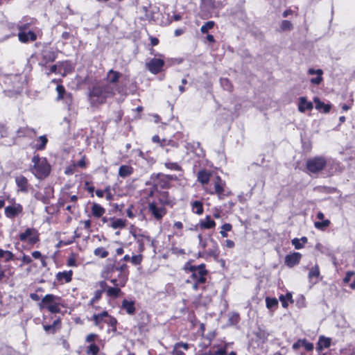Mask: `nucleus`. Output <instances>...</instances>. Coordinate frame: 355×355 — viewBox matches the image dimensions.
<instances>
[{
  "instance_id": "nucleus-29",
  "label": "nucleus",
  "mask_w": 355,
  "mask_h": 355,
  "mask_svg": "<svg viewBox=\"0 0 355 355\" xmlns=\"http://www.w3.org/2000/svg\"><path fill=\"white\" fill-rule=\"evenodd\" d=\"M110 220L111 224L110 225L113 229H122L125 227L126 220L122 218H110Z\"/></svg>"
},
{
  "instance_id": "nucleus-27",
  "label": "nucleus",
  "mask_w": 355,
  "mask_h": 355,
  "mask_svg": "<svg viewBox=\"0 0 355 355\" xmlns=\"http://www.w3.org/2000/svg\"><path fill=\"white\" fill-rule=\"evenodd\" d=\"M157 198L159 202L163 206L168 205L172 203V200L169 197L168 192L167 191H159Z\"/></svg>"
},
{
  "instance_id": "nucleus-10",
  "label": "nucleus",
  "mask_w": 355,
  "mask_h": 355,
  "mask_svg": "<svg viewBox=\"0 0 355 355\" xmlns=\"http://www.w3.org/2000/svg\"><path fill=\"white\" fill-rule=\"evenodd\" d=\"M19 238L21 241H28L30 244H35L39 241L38 232L33 228H27L24 232L19 234Z\"/></svg>"
},
{
  "instance_id": "nucleus-54",
  "label": "nucleus",
  "mask_w": 355,
  "mask_h": 355,
  "mask_svg": "<svg viewBox=\"0 0 355 355\" xmlns=\"http://www.w3.org/2000/svg\"><path fill=\"white\" fill-rule=\"evenodd\" d=\"M99 351L98 347L95 344H91L87 349V353L92 355H97Z\"/></svg>"
},
{
  "instance_id": "nucleus-41",
  "label": "nucleus",
  "mask_w": 355,
  "mask_h": 355,
  "mask_svg": "<svg viewBox=\"0 0 355 355\" xmlns=\"http://www.w3.org/2000/svg\"><path fill=\"white\" fill-rule=\"evenodd\" d=\"M39 144H37L35 145V148L37 149V150H43L44 149L46 144H47V141H48V139L46 137V136H40L37 141Z\"/></svg>"
},
{
  "instance_id": "nucleus-5",
  "label": "nucleus",
  "mask_w": 355,
  "mask_h": 355,
  "mask_svg": "<svg viewBox=\"0 0 355 355\" xmlns=\"http://www.w3.org/2000/svg\"><path fill=\"white\" fill-rule=\"evenodd\" d=\"M60 304L61 298L60 297L47 294L42 298L40 306L41 308L47 309L52 313H57L60 311Z\"/></svg>"
},
{
  "instance_id": "nucleus-4",
  "label": "nucleus",
  "mask_w": 355,
  "mask_h": 355,
  "mask_svg": "<svg viewBox=\"0 0 355 355\" xmlns=\"http://www.w3.org/2000/svg\"><path fill=\"white\" fill-rule=\"evenodd\" d=\"M176 179L177 177L173 175L153 174L150 178V180L146 182V184H152L155 189H158V188L167 189L169 188L171 182Z\"/></svg>"
},
{
  "instance_id": "nucleus-11",
  "label": "nucleus",
  "mask_w": 355,
  "mask_h": 355,
  "mask_svg": "<svg viewBox=\"0 0 355 355\" xmlns=\"http://www.w3.org/2000/svg\"><path fill=\"white\" fill-rule=\"evenodd\" d=\"M148 208L152 216L157 220H162L166 214V209L163 206L158 207L155 201L149 202Z\"/></svg>"
},
{
  "instance_id": "nucleus-8",
  "label": "nucleus",
  "mask_w": 355,
  "mask_h": 355,
  "mask_svg": "<svg viewBox=\"0 0 355 355\" xmlns=\"http://www.w3.org/2000/svg\"><path fill=\"white\" fill-rule=\"evenodd\" d=\"M327 161L324 157H315L306 162L307 169L313 173H316L324 169Z\"/></svg>"
},
{
  "instance_id": "nucleus-62",
  "label": "nucleus",
  "mask_w": 355,
  "mask_h": 355,
  "mask_svg": "<svg viewBox=\"0 0 355 355\" xmlns=\"http://www.w3.org/2000/svg\"><path fill=\"white\" fill-rule=\"evenodd\" d=\"M105 322H107L110 326H111L112 327H115L116 324L117 323V321L114 318L110 316V317H108L107 319L105 320Z\"/></svg>"
},
{
  "instance_id": "nucleus-45",
  "label": "nucleus",
  "mask_w": 355,
  "mask_h": 355,
  "mask_svg": "<svg viewBox=\"0 0 355 355\" xmlns=\"http://www.w3.org/2000/svg\"><path fill=\"white\" fill-rule=\"evenodd\" d=\"M164 166L166 168L171 170V171H182L181 166L176 162H166L164 163Z\"/></svg>"
},
{
  "instance_id": "nucleus-15",
  "label": "nucleus",
  "mask_w": 355,
  "mask_h": 355,
  "mask_svg": "<svg viewBox=\"0 0 355 355\" xmlns=\"http://www.w3.org/2000/svg\"><path fill=\"white\" fill-rule=\"evenodd\" d=\"M122 76V73L119 71L110 69L108 71L106 75V79L107 81V85H111L116 87V91L119 93V88L117 87L115 84L118 83L119 78Z\"/></svg>"
},
{
  "instance_id": "nucleus-59",
  "label": "nucleus",
  "mask_w": 355,
  "mask_h": 355,
  "mask_svg": "<svg viewBox=\"0 0 355 355\" xmlns=\"http://www.w3.org/2000/svg\"><path fill=\"white\" fill-rule=\"evenodd\" d=\"M43 56L44 59H46L49 62H53L55 59L54 53L51 51H45Z\"/></svg>"
},
{
  "instance_id": "nucleus-39",
  "label": "nucleus",
  "mask_w": 355,
  "mask_h": 355,
  "mask_svg": "<svg viewBox=\"0 0 355 355\" xmlns=\"http://www.w3.org/2000/svg\"><path fill=\"white\" fill-rule=\"evenodd\" d=\"M32 135H35V132L34 129L30 128L28 127L21 128L17 130V135L19 137H22V136L31 137Z\"/></svg>"
},
{
  "instance_id": "nucleus-26",
  "label": "nucleus",
  "mask_w": 355,
  "mask_h": 355,
  "mask_svg": "<svg viewBox=\"0 0 355 355\" xmlns=\"http://www.w3.org/2000/svg\"><path fill=\"white\" fill-rule=\"evenodd\" d=\"M309 73L310 75L317 74V77L311 79V83L315 85H319L322 81V75L323 73L322 69L315 70L314 69H309Z\"/></svg>"
},
{
  "instance_id": "nucleus-53",
  "label": "nucleus",
  "mask_w": 355,
  "mask_h": 355,
  "mask_svg": "<svg viewBox=\"0 0 355 355\" xmlns=\"http://www.w3.org/2000/svg\"><path fill=\"white\" fill-rule=\"evenodd\" d=\"M110 283L113 285V286L119 288L124 287L127 283V282H125L123 285H121V279L117 277V278H112L110 277V279H108Z\"/></svg>"
},
{
  "instance_id": "nucleus-52",
  "label": "nucleus",
  "mask_w": 355,
  "mask_h": 355,
  "mask_svg": "<svg viewBox=\"0 0 355 355\" xmlns=\"http://www.w3.org/2000/svg\"><path fill=\"white\" fill-rule=\"evenodd\" d=\"M231 230H232V225L230 223H225L221 226V230L220 232V234L223 237H227V232H229Z\"/></svg>"
},
{
  "instance_id": "nucleus-40",
  "label": "nucleus",
  "mask_w": 355,
  "mask_h": 355,
  "mask_svg": "<svg viewBox=\"0 0 355 355\" xmlns=\"http://www.w3.org/2000/svg\"><path fill=\"white\" fill-rule=\"evenodd\" d=\"M56 91L58 93V96L56 98L57 101L62 100L65 95L68 94L69 92H67L64 86L62 85H58L56 87Z\"/></svg>"
},
{
  "instance_id": "nucleus-51",
  "label": "nucleus",
  "mask_w": 355,
  "mask_h": 355,
  "mask_svg": "<svg viewBox=\"0 0 355 355\" xmlns=\"http://www.w3.org/2000/svg\"><path fill=\"white\" fill-rule=\"evenodd\" d=\"M220 83L221 87L227 91H230L232 89V84L227 78H220Z\"/></svg>"
},
{
  "instance_id": "nucleus-6",
  "label": "nucleus",
  "mask_w": 355,
  "mask_h": 355,
  "mask_svg": "<svg viewBox=\"0 0 355 355\" xmlns=\"http://www.w3.org/2000/svg\"><path fill=\"white\" fill-rule=\"evenodd\" d=\"M214 189L209 191L211 195L216 194L219 200H223L225 197L232 194L231 191L225 190V182L219 176H216L214 181Z\"/></svg>"
},
{
  "instance_id": "nucleus-28",
  "label": "nucleus",
  "mask_w": 355,
  "mask_h": 355,
  "mask_svg": "<svg viewBox=\"0 0 355 355\" xmlns=\"http://www.w3.org/2000/svg\"><path fill=\"white\" fill-rule=\"evenodd\" d=\"M105 292H106L107 297L112 298H117L122 293L121 288L118 286H109L107 284Z\"/></svg>"
},
{
  "instance_id": "nucleus-61",
  "label": "nucleus",
  "mask_w": 355,
  "mask_h": 355,
  "mask_svg": "<svg viewBox=\"0 0 355 355\" xmlns=\"http://www.w3.org/2000/svg\"><path fill=\"white\" fill-rule=\"evenodd\" d=\"M292 244L295 246V248L297 250L303 248V243L297 238L292 240Z\"/></svg>"
},
{
  "instance_id": "nucleus-19",
  "label": "nucleus",
  "mask_w": 355,
  "mask_h": 355,
  "mask_svg": "<svg viewBox=\"0 0 355 355\" xmlns=\"http://www.w3.org/2000/svg\"><path fill=\"white\" fill-rule=\"evenodd\" d=\"M300 347H304L306 351H312L313 349V345L309 343L306 339H299L297 342L293 343V349L297 350Z\"/></svg>"
},
{
  "instance_id": "nucleus-30",
  "label": "nucleus",
  "mask_w": 355,
  "mask_h": 355,
  "mask_svg": "<svg viewBox=\"0 0 355 355\" xmlns=\"http://www.w3.org/2000/svg\"><path fill=\"white\" fill-rule=\"evenodd\" d=\"M211 173L206 170H201L198 173V180L202 184H207L210 179Z\"/></svg>"
},
{
  "instance_id": "nucleus-32",
  "label": "nucleus",
  "mask_w": 355,
  "mask_h": 355,
  "mask_svg": "<svg viewBox=\"0 0 355 355\" xmlns=\"http://www.w3.org/2000/svg\"><path fill=\"white\" fill-rule=\"evenodd\" d=\"M198 239L199 241V247L202 248V250H207L206 248L210 245L209 239L213 238L211 235H208L204 238L201 234H199L198 235Z\"/></svg>"
},
{
  "instance_id": "nucleus-9",
  "label": "nucleus",
  "mask_w": 355,
  "mask_h": 355,
  "mask_svg": "<svg viewBox=\"0 0 355 355\" xmlns=\"http://www.w3.org/2000/svg\"><path fill=\"white\" fill-rule=\"evenodd\" d=\"M210 245L207 247V250L199 251L198 257L207 259L208 257H214L217 259L219 257L218 245L214 239H209Z\"/></svg>"
},
{
  "instance_id": "nucleus-7",
  "label": "nucleus",
  "mask_w": 355,
  "mask_h": 355,
  "mask_svg": "<svg viewBox=\"0 0 355 355\" xmlns=\"http://www.w3.org/2000/svg\"><path fill=\"white\" fill-rule=\"evenodd\" d=\"M192 274L191 275V281L203 284L206 282V275L207 273L205 264L202 263L198 266L191 267Z\"/></svg>"
},
{
  "instance_id": "nucleus-16",
  "label": "nucleus",
  "mask_w": 355,
  "mask_h": 355,
  "mask_svg": "<svg viewBox=\"0 0 355 355\" xmlns=\"http://www.w3.org/2000/svg\"><path fill=\"white\" fill-rule=\"evenodd\" d=\"M18 37L21 42L27 43L35 41L37 40V35L33 31L28 30L24 32H19Z\"/></svg>"
},
{
  "instance_id": "nucleus-44",
  "label": "nucleus",
  "mask_w": 355,
  "mask_h": 355,
  "mask_svg": "<svg viewBox=\"0 0 355 355\" xmlns=\"http://www.w3.org/2000/svg\"><path fill=\"white\" fill-rule=\"evenodd\" d=\"M279 300L281 301L284 307L288 306V301L293 302L292 295L290 293H286L285 295H281L279 296Z\"/></svg>"
},
{
  "instance_id": "nucleus-12",
  "label": "nucleus",
  "mask_w": 355,
  "mask_h": 355,
  "mask_svg": "<svg viewBox=\"0 0 355 355\" xmlns=\"http://www.w3.org/2000/svg\"><path fill=\"white\" fill-rule=\"evenodd\" d=\"M146 66L150 73L157 74L162 71L164 61L162 58H152L146 64Z\"/></svg>"
},
{
  "instance_id": "nucleus-42",
  "label": "nucleus",
  "mask_w": 355,
  "mask_h": 355,
  "mask_svg": "<svg viewBox=\"0 0 355 355\" xmlns=\"http://www.w3.org/2000/svg\"><path fill=\"white\" fill-rule=\"evenodd\" d=\"M192 209L196 214H202L203 212L202 204L200 201H194L192 204Z\"/></svg>"
},
{
  "instance_id": "nucleus-37",
  "label": "nucleus",
  "mask_w": 355,
  "mask_h": 355,
  "mask_svg": "<svg viewBox=\"0 0 355 355\" xmlns=\"http://www.w3.org/2000/svg\"><path fill=\"white\" fill-rule=\"evenodd\" d=\"M314 102L315 103V108L317 110H323L324 113L329 112L331 110V105L329 104H324L323 102L320 101L318 98H315L314 99Z\"/></svg>"
},
{
  "instance_id": "nucleus-43",
  "label": "nucleus",
  "mask_w": 355,
  "mask_h": 355,
  "mask_svg": "<svg viewBox=\"0 0 355 355\" xmlns=\"http://www.w3.org/2000/svg\"><path fill=\"white\" fill-rule=\"evenodd\" d=\"M15 350L8 345L0 347V355H14Z\"/></svg>"
},
{
  "instance_id": "nucleus-58",
  "label": "nucleus",
  "mask_w": 355,
  "mask_h": 355,
  "mask_svg": "<svg viewBox=\"0 0 355 355\" xmlns=\"http://www.w3.org/2000/svg\"><path fill=\"white\" fill-rule=\"evenodd\" d=\"M141 261L142 256L141 254L133 255L132 257H130V261L135 266L139 265Z\"/></svg>"
},
{
  "instance_id": "nucleus-23",
  "label": "nucleus",
  "mask_w": 355,
  "mask_h": 355,
  "mask_svg": "<svg viewBox=\"0 0 355 355\" xmlns=\"http://www.w3.org/2000/svg\"><path fill=\"white\" fill-rule=\"evenodd\" d=\"M15 182H16L17 186L19 188V191H21L22 192L28 191V180L26 177H24L23 175L16 177Z\"/></svg>"
},
{
  "instance_id": "nucleus-47",
  "label": "nucleus",
  "mask_w": 355,
  "mask_h": 355,
  "mask_svg": "<svg viewBox=\"0 0 355 355\" xmlns=\"http://www.w3.org/2000/svg\"><path fill=\"white\" fill-rule=\"evenodd\" d=\"M94 254L96 257H99L101 258H105L108 255V252L103 248L100 247L94 250Z\"/></svg>"
},
{
  "instance_id": "nucleus-25",
  "label": "nucleus",
  "mask_w": 355,
  "mask_h": 355,
  "mask_svg": "<svg viewBox=\"0 0 355 355\" xmlns=\"http://www.w3.org/2000/svg\"><path fill=\"white\" fill-rule=\"evenodd\" d=\"M133 172L134 169L130 165H121L119 168V175L123 178L131 175Z\"/></svg>"
},
{
  "instance_id": "nucleus-34",
  "label": "nucleus",
  "mask_w": 355,
  "mask_h": 355,
  "mask_svg": "<svg viewBox=\"0 0 355 355\" xmlns=\"http://www.w3.org/2000/svg\"><path fill=\"white\" fill-rule=\"evenodd\" d=\"M122 308L130 315L133 314L135 311V303L132 301L123 300L122 302Z\"/></svg>"
},
{
  "instance_id": "nucleus-55",
  "label": "nucleus",
  "mask_w": 355,
  "mask_h": 355,
  "mask_svg": "<svg viewBox=\"0 0 355 355\" xmlns=\"http://www.w3.org/2000/svg\"><path fill=\"white\" fill-rule=\"evenodd\" d=\"M292 27H293L292 24L291 23V21H289L288 20L282 21L281 23V25H280V28H281V31H282L291 30L292 28Z\"/></svg>"
},
{
  "instance_id": "nucleus-35",
  "label": "nucleus",
  "mask_w": 355,
  "mask_h": 355,
  "mask_svg": "<svg viewBox=\"0 0 355 355\" xmlns=\"http://www.w3.org/2000/svg\"><path fill=\"white\" fill-rule=\"evenodd\" d=\"M331 345V339L324 336L319 337L318 343V349L321 350L323 348H328Z\"/></svg>"
},
{
  "instance_id": "nucleus-36",
  "label": "nucleus",
  "mask_w": 355,
  "mask_h": 355,
  "mask_svg": "<svg viewBox=\"0 0 355 355\" xmlns=\"http://www.w3.org/2000/svg\"><path fill=\"white\" fill-rule=\"evenodd\" d=\"M105 209L97 203H94L92 207V212L94 217L99 218L103 215Z\"/></svg>"
},
{
  "instance_id": "nucleus-33",
  "label": "nucleus",
  "mask_w": 355,
  "mask_h": 355,
  "mask_svg": "<svg viewBox=\"0 0 355 355\" xmlns=\"http://www.w3.org/2000/svg\"><path fill=\"white\" fill-rule=\"evenodd\" d=\"M200 225L202 229H211L216 226V223L211 219L209 216H207L204 220H200Z\"/></svg>"
},
{
  "instance_id": "nucleus-49",
  "label": "nucleus",
  "mask_w": 355,
  "mask_h": 355,
  "mask_svg": "<svg viewBox=\"0 0 355 355\" xmlns=\"http://www.w3.org/2000/svg\"><path fill=\"white\" fill-rule=\"evenodd\" d=\"M329 224H330V220L327 219V220H323L321 222H320V221L315 222L314 225H315V228H317V229L324 230L326 227H327L329 225Z\"/></svg>"
},
{
  "instance_id": "nucleus-17",
  "label": "nucleus",
  "mask_w": 355,
  "mask_h": 355,
  "mask_svg": "<svg viewBox=\"0 0 355 355\" xmlns=\"http://www.w3.org/2000/svg\"><path fill=\"white\" fill-rule=\"evenodd\" d=\"M97 286L99 287V289L96 290L94 292V297L90 300V303L92 304L96 303L101 298L102 294L106 290L107 283L105 281H101L97 284Z\"/></svg>"
},
{
  "instance_id": "nucleus-14",
  "label": "nucleus",
  "mask_w": 355,
  "mask_h": 355,
  "mask_svg": "<svg viewBox=\"0 0 355 355\" xmlns=\"http://www.w3.org/2000/svg\"><path fill=\"white\" fill-rule=\"evenodd\" d=\"M116 271L119 272L118 277L121 279V285H123L125 282H128L129 271L128 270V266L125 263H121V261L118 262V265L115 266Z\"/></svg>"
},
{
  "instance_id": "nucleus-48",
  "label": "nucleus",
  "mask_w": 355,
  "mask_h": 355,
  "mask_svg": "<svg viewBox=\"0 0 355 355\" xmlns=\"http://www.w3.org/2000/svg\"><path fill=\"white\" fill-rule=\"evenodd\" d=\"M214 21H207L204 25L201 26L200 31L202 33H207L210 29L214 28Z\"/></svg>"
},
{
  "instance_id": "nucleus-50",
  "label": "nucleus",
  "mask_w": 355,
  "mask_h": 355,
  "mask_svg": "<svg viewBox=\"0 0 355 355\" xmlns=\"http://www.w3.org/2000/svg\"><path fill=\"white\" fill-rule=\"evenodd\" d=\"M191 148L192 151L197 154L198 156H200L201 155L203 154L202 148L200 147V142L193 141Z\"/></svg>"
},
{
  "instance_id": "nucleus-31",
  "label": "nucleus",
  "mask_w": 355,
  "mask_h": 355,
  "mask_svg": "<svg viewBox=\"0 0 355 355\" xmlns=\"http://www.w3.org/2000/svg\"><path fill=\"white\" fill-rule=\"evenodd\" d=\"M72 271L60 272L56 275V278L59 282L64 281L66 283L71 281Z\"/></svg>"
},
{
  "instance_id": "nucleus-18",
  "label": "nucleus",
  "mask_w": 355,
  "mask_h": 355,
  "mask_svg": "<svg viewBox=\"0 0 355 355\" xmlns=\"http://www.w3.org/2000/svg\"><path fill=\"white\" fill-rule=\"evenodd\" d=\"M301 254L299 252H293L288 254L285 257V263L287 266L291 268L299 263L301 259Z\"/></svg>"
},
{
  "instance_id": "nucleus-1",
  "label": "nucleus",
  "mask_w": 355,
  "mask_h": 355,
  "mask_svg": "<svg viewBox=\"0 0 355 355\" xmlns=\"http://www.w3.org/2000/svg\"><path fill=\"white\" fill-rule=\"evenodd\" d=\"M116 87L111 85H95L89 92L88 100L92 107L105 103L107 98L113 96Z\"/></svg>"
},
{
  "instance_id": "nucleus-24",
  "label": "nucleus",
  "mask_w": 355,
  "mask_h": 355,
  "mask_svg": "<svg viewBox=\"0 0 355 355\" xmlns=\"http://www.w3.org/2000/svg\"><path fill=\"white\" fill-rule=\"evenodd\" d=\"M320 269L318 264H315L314 266H313L311 268H310L308 277L309 279V281L313 284H315L318 282V279L320 276Z\"/></svg>"
},
{
  "instance_id": "nucleus-22",
  "label": "nucleus",
  "mask_w": 355,
  "mask_h": 355,
  "mask_svg": "<svg viewBox=\"0 0 355 355\" xmlns=\"http://www.w3.org/2000/svg\"><path fill=\"white\" fill-rule=\"evenodd\" d=\"M63 103L66 105L67 110L70 112H76V105L73 101V95L71 93H69L62 99Z\"/></svg>"
},
{
  "instance_id": "nucleus-60",
  "label": "nucleus",
  "mask_w": 355,
  "mask_h": 355,
  "mask_svg": "<svg viewBox=\"0 0 355 355\" xmlns=\"http://www.w3.org/2000/svg\"><path fill=\"white\" fill-rule=\"evenodd\" d=\"M152 140L153 142L160 143L162 146H166V144H169L171 142V141H166V139H163L161 141L159 136L157 135L153 136Z\"/></svg>"
},
{
  "instance_id": "nucleus-56",
  "label": "nucleus",
  "mask_w": 355,
  "mask_h": 355,
  "mask_svg": "<svg viewBox=\"0 0 355 355\" xmlns=\"http://www.w3.org/2000/svg\"><path fill=\"white\" fill-rule=\"evenodd\" d=\"M150 12H148V19H154L155 17V15L158 12L159 8L156 6H153L150 5Z\"/></svg>"
},
{
  "instance_id": "nucleus-13",
  "label": "nucleus",
  "mask_w": 355,
  "mask_h": 355,
  "mask_svg": "<svg viewBox=\"0 0 355 355\" xmlns=\"http://www.w3.org/2000/svg\"><path fill=\"white\" fill-rule=\"evenodd\" d=\"M23 207L20 204L14 203L12 205L7 206L5 208V215L9 218H13L21 214Z\"/></svg>"
},
{
  "instance_id": "nucleus-20",
  "label": "nucleus",
  "mask_w": 355,
  "mask_h": 355,
  "mask_svg": "<svg viewBox=\"0 0 355 355\" xmlns=\"http://www.w3.org/2000/svg\"><path fill=\"white\" fill-rule=\"evenodd\" d=\"M313 107V103L311 101H308L306 97L302 96L299 98L298 110L300 112L311 110Z\"/></svg>"
},
{
  "instance_id": "nucleus-3",
  "label": "nucleus",
  "mask_w": 355,
  "mask_h": 355,
  "mask_svg": "<svg viewBox=\"0 0 355 355\" xmlns=\"http://www.w3.org/2000/svg\"><path fill=\"white\" fill-rule=\"evenodd\" d=\"M33 166L31 168V172L38 179H44L50 173V166L45 158H40L38 155H34L32 158Z\"/></svg>"
},
{
  "instance_id": "nucleus-63",
  "label": "nucleus",
  "mask_w": 355,
  "mask_h": 355,
  "mask_svg": "<svg viewBox=\"0 0 355 355\" xmlns=\"http://www.w3.org/2000/svg\"><path fill=\"white\" fill-rule=\"evenodd\" d=\"M13 257L14 255L11 252L5 250L3 259H5L6 261H9L12 260L13 259Z\"/></svg>"
},
{
  "instance_id": "nucleus-2",
  "label": "nucleus",
  "mask_w": 355,
  "mask_h": 355,
  "mask_svg": "<svg viewBox=\"0 0 355 355\" xmlns=\"http://www.w3.org/2000/svg\"><path fill=\"white\" fill-rule=\"evenodd\" d=\"M22 78L17 74L4 75L0 78V81L5 85L3 92L9 97L14 96L22 92Z\"/></svg>"
},
{
  "instance_id": "nucleus-21",
  "label": "nucleus",
  "mask_w": 355,
  "mask_h": 355,
  "mask_svg": "<svg viewBox=\"0 0 355 355\" xmlns=\"http://www.w3.org/2000/svg\"><path fill=\"white\" fill-rule=\"evenodd\" d=\"M115 270V264L114 263H108L104 266L101 272V277L105 279H110Z\"/></svg>"
},
{
  "instance_id": "nucleus-38",
  "label": "nucleus",
  "mask_w": 355,
  "mask_h": 355,
  "mask_svg": "<svg viewBox=\"0 0 355 355\" xmlns=\"http://www.w3.org/2000/svg\"><path fill=\"white\" fill-rule=\"evenodd\" d=\"M60 323V322L59 320H55L52 324L44 325L43 327L45 331L47 333L54 334L59 328Z\"/></svg>"
},
{
  "instance_id": "nucleus-64",
  "label": "nucleus",
  "mask_w": 355,
  "mask_h": 355,
  "mask_svg": "<svg viewBox=\"0 0 355 355\" xmlns=\"http://www.w3.org/2000/svg\"><path fill=\"white\" fill-rule=\"evenodd\" d=\"M210 355H227V351L224 348H219Z\"/></svg>"
},
{
  "instance_id": "nucleus-46",
  "label": "nucleus",
  "mask_w": 355,
  "mask_h": 355,
  "mask_svg": "<svg viewBox=\"0 0 355 355\" xmlns=\"http://www.w3.org/2000/svg\"><path fill=\"white\" fill-rule=\"evenodd\" d=\"M266 307L269 309H272L274 307H277L278 305V301L276 298H270L267 297L266 298Z\"/></svg>"
},
{
  "instance_id": "nucleus-57",
  "label": "nucleus",
  "mask_w": 355,
  "mask_h": 355,
  "mask_svg": "<svg viewBox=\"0 0 355 355\" xmlns=\"http://www.w3.org/2000/svg\"><path fill=\"white\" fill-rule=\"evenodd\" d=\"M31 26V23H23V22H19L18 24H17V28L19 29V32H24V31H27L29 29V27Z\"/></svg>"
}]
</instances>
